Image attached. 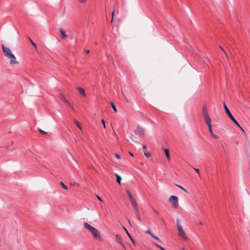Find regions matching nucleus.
<instances>
[{
  "label": "nucleus",
  "instance_id": "f257e3e1",
  "mask_svg": "<svg viewBox=\"0 0 250 250\" xmlns=\"http://www.w3.org/2000/svg\"><path fill=\"white\" fill-rule=\"evenodd\" d=\"M83 226L84 228L92 234L94 238L97 240H101L102 239L100 233L97 229L86 222L83 223Z\"/></svg>",
  "mask_w": 250,
  "mask_h": 250
},
{
  "label": "nucleus",
  "instance_id": "f03ea898",
  "mask_svg": "<svg viewBox=\"0 0 250 250\" xmlns=\"http://www.w3.org/2000/svg\"><path fill=\"white\" fill-rule=\"evenodd\" d=\"M202 111H203V118H204V121H205V123H206L207 125L208 126L211 125V120L210 118L209 117V116L207 108L206 105H204L203 107Z\"/></svg>",
  "mask_w": 250,
  "mask_h": 250
},
{
  "label": "nucleus",
  "instance_id": "7ed1b4c3",
  "mask_svg": "<svg viewBox=\"0 0 250 250\" xmlns=\"http://www.w3.org/2000/svg\"><path fill=\"white\" fill-rule=\"evenodd\" d=\"M223 105L224 109L225 110V111L227 114V115L229 116V117L230 118V119L239 127L241 128V126L237 122V121L234 119L232 115L231 114V112L229 110V108L227 106L225 102L223 103Z\"/></svg>",
  "mask_w": 250,
  "mask_h": 250
},
{
  "label": "nucleus",
  "instance_id": "20e7f679",
  "mask_svg": "<svg viewBox=\"0 0 250 250\" xmlns=\"http://www.w3.org/2000/svg\"><path fill=\"white\" fill-rule=\"evenodd\" d=\"M168 201L171 204L172 207L173 208H178V207H179L178 198L176 196H175V195L170 196L168 199Z\"/></svg>",
  "mask_w": 250,
  "mask_h": 250
},
{
  "label": "nucleus",
  "instance_id": "39448f33",
  "mask_svg": "<svg viewBox=\"0 0 250 250\" xmlns=\"http://www.w3.org/2000/svg\"><path fill=\"white\" fill-rule=\"evenodd\" d=\"M1 47L3 54L6 58H9L14 55L11 49L5 46L3 44H1Z\"/></svg>",
  "mask_w": 250,
  "mask_h": 250
},
{
  "label": "nucleus",
  "instance_id": "423d86ee",
  "mask_svg": "<svg viewBox=\"0 0 250 250\" xmlns=\"http://www.w3.org/2000/svg\"><path fill=\"white\" fill-rule=\"evenodd\" d=\"M177 227L179 236L184 239H187V238L185 234V231L183 229L182 226L178 223V220H177Z\"/></svg>",
  "mask_w": 250,
  "mask_h": 250
},
{
  "label": "nucleus",
  "instance_id": "0eeeda50",
  "mask_svg": "<svg viewBox=\"0 0 250 250\" xmlns=\"http://www.w3.org/2000/svg\"><path fill=\"white\" fill-rule=\"evenodd\" d=\"M126 193L129 198L133 208L138 206L137 203L131 192L129 190H126Z\"/></svg>",
  "mask_w": 250,
  "mask_h": 250
},
{
  "label": "nucleus",
  "instance_id": "6e6552de",
  "mask_svg": "<svg viewBox=\"0 0 250 250\" xmlns=\"http://www.w3.org/2000/svg\"><path fill=\"white\" fill-rule=\"evenodd\" d=\"M134 133L140 136H144L145 135V129L139 126L134 130Z\"/></svg>",
  "mask_w": 250,
  "mask_h": 250
},
{
  "label": "nucleus",
  "instance_id": "1a4fd4ad",
  "mask_svg": "<svg viewBox=\"0 0 250 250\" xmlns=\"http://www.w3.org/2000/svg\"><path fill=\"white\" fill-rule=\"evenodd\" d=\"M7 58L9 59V63L11 65H16L19 63V62L17 60L14 54Z\"/></svg>",
  "mask_w": 250,
  "mask_h": 250
},
{
  "label": "nucleus",
  "instance_id": "9d476101",
  "mask_svg": "<svg viewBox=\"0 0 250 250\" xmlns=\"http://www.w3.org/2000/svg\"><path fill=\"white\" fill-rule=\"evenodd\" d=\"M133 210L136 214V215L140 221H141V218L139 213V208L138 206L133 208Z\"/></svg>",
  "mask_w": 250,
  "mask_h": 250
},
{
  "label": "nucleus",
  "instance_id": "9b49d317",
  "mask_svg": "<svg viewBox=\"0 0 250 250\" xmlns=\"http://www.w3.org/2000/svg\"><path fill=\"white\" fill-rule=\"evenodd\" d=\"M115 238H116V241L119 244H120L123 247H125V245L123 244V243L122 242V238L121 236H120L119 235L116 234Z\"/></svg>",
  "mask_w": 250,
  "mask_h": 250
},
{
  "label": "nucleus",
  "instance_id": "f8f14e48",
  "mask_svg": "<svg viewBox=\"0 0 250 250\" xmlns=\"http://www.w3.org/2000/svg\"><path fill=\"white\" fill-rule=\"evenodd\" d=\"M60 96L61 99L65 102L68 106H70V103L67 100V99L64 97L63 95L62 94H60Z\"/></svg>",
  "mask_w": 250,
  "mask_h": 250
},
{
  "label": "nucleus",
  "instance_id": "ddd939ff",
  "mask_svg": "<svg viewBox=\"0 0 250 250\" xmlns=\"http://www.w3.org/2000/svg\"><path fill=\"white\" fill-rule=\"evenodd\" d=\"M59 31L62 35V39H64L67 37V35L65 33V31L62 28H60Z\"/></svg>",
  "mask_w": 250,
  "mask_h": 250
},
{
  "label": "nucleus",
  "instance_id": "4468645a",
  "mask_svg": "<svg viewBox=\"0 0 250 250\" xmlns=\"http://www.w3.org/2000/svg\"><path fill=\"white\" fill-rule=\"evenodd\" d=\"M73 122L75 124V125L77 126V127L81 130L82 131V128L81 127V124L76 119H73Z\"/></svg>",
  "mask_w": 250,
  "mask_h": 250
},
{
  "label": "nucleus",
  "instance_id": "2eb2a0df",
  "mask_svg": "<svg viewBox=\"0 0 250 250\" xmlns=\"http://www.w3.org/2000/svg\"><path fill=\"white\" fill-rule=\"evenodd\" d=\"M123 229L125 230V231L126 233L127 234V235H128V236L130 238V239H131V241L134 243V240L133 239V238H132V237L131 236L130 234H129V233L128 232V231L127 230V229H126L125 228L124 226L123 227Z\"/></svg>",
  "mask_w": 250,
  "mask_h": 250
},
{
  "label": "nucleus",
  "instance_id": "dca6fc26",
  "mask_svg": "<svg viewBox=\"0 0 250 250\" xmlns=\"http://www.w3.org/2000/svg\"><path fill=\"white\" fill-rule=\"evenodd\" d=\"M115 176L116 177V181H117V182L118 184H121V180H122L121 177L117 173L115 174Z\"/></svg>",
  "mask_w": 250,
  "mask_h": 250
},
{
  "label": "nucleus",
  "instance_id": "f3484780",
  "mask_svg": "<svg viewBox=\"0 0 250 250\" xmlns=\"http://www.w3.org/2000/svg\"><path fill=\"white\" fill-rule=\"evenodd\" d=\"M77 88L81 94L85 96V91L83 88L79 87H78Z\"/></svg>",
  "mask_w": 250,
  "mask_h": 250
},
{
  "label": "nucleus",
  "instance_id": "a211bd4d",
  "mask_svg": "<svg viewBox=\"0 0 250 250\" xmlns=\"http://www.w3.org/2000/svg\"><path fill=\"white\" fill-rule=\"evenodd\" d=\"M165 153L167 156V158L168 160L170 159V154L169 153V151L167 149H164Z\"/></svg>",
  "mask_w": 250,
  "mask_h": 250
},
{
  "label": "nucleus",
  "instance_id": "6ab92c4d",
  "mask_svg": "<svg viewBox=\"0 0 250 250\" xmlns=\"http://www.w3.org/2000/svg\"><path fill=\"white\" fill-rule=\"evenodd\" d=\"M110 104H111L112 108H113V109L114 111V112H117V108H116L115 104L113 103H111Z\"/></svg>",
  "mask_w": 250,
  "mask_h": 250
},
{
  "label": "nucleus",
  "instance_id": "aec40b11",
  "mask_svg": "<svg viewBox=\"0 0 250 250\" xmlns=\"http://www.w3.org/2000/svg\"><path fill=\"white\" fill-rule=\"evenodd\" d=\"M60 185L62 186V187L65 190L67 189V187L64 185V184L62 182H60Z\"/></svg>",
  "mask_w": 250,
  "mask_h": 250
},
{
  "label": "nucleus",
  "instance_id": "412c9836",
  "mask_svg": "<svg viewBox=\"0 0 250 250\" xmlns=\"http://www.w3.org/2000/svg\"><path fill=\"white\" fill-rule=\"evenodd\" d=\"M177 187H178L179 188L182 189V190H183L184 191H185V192H188V191L185 188H184L183 187H182V186H180V185H178L177 184H175Z\"/></svg>",
  "mask_w": 250,
  "mask_h": 250
},
{
  "label": "nucleus",
  "instance_id": "4be33fe9",
  "mask_svg": "<svg viewBox=\"0 0 250 250\" xmlns=\"http://www.w3.org/2000/svg\"><path fill=\"white\" fill-rule=\"evenodd\" d=\"M28 39L30 41L31 44L36 48H37L36 44L33 42V41L31 39V38L30 37H28Z\"/></svg>",
  "mask_w": 250,
  "mask_h": 250
},
{
  "label": "nucleus",
  "instance_id": "5701e85b",
  "mask_svg": "<svg viewBox=\"0 0 250 250\" xmlns=\"http://www.w3.org/2000/svg\"><path fill=\"white\" fill-rule=\"evenodd\" d=\"M38 130L39 131V132H40L41 134H43V135H46V134H47V132H46L45 131H44L42 130V129H40V128H39V129H38Z\"/></svg>",
  "mask_w": 250,
  "mask_h": 250
},
{
  "label": "nucleus",
  "instance_id": "b1692460",
  "mask_svg": "<svg viewBox=\"0 0 250 250\" xmlns=\"http://www.w3.org/2000/svg\"><path fill=\"white\" fill-rule=\"evenodd\" d=\"M151 236L152 237H153V238H154L155 239H156L157 241H158L159 242H161L160 239L158 237H157L155 235H154L153 234H152Z\"/></svg>",
  "mask_w": 250,
  "mask_h": 250
},
{
  "label": "nucleus",
  "instance_id": "393cba45",
  "mask_svg": "<svg viewBox=\"0 0 250 250\" xmlns=\"http://www.w3.org/2000/svg\"><path fill=\"white\" fill-rule=\"evenodd\" d=\"M130 139L132 141H133V142L135 143H139V142L138 141H137V140H135L134 138V137L133 136H131L130 137Z\"/></svg>",
  "mask_w": 250,
  "mask_h": 250
},
{
  "label": "nucleus",
  "instance_id": "a878e982",
  "mask_svg": "<svg viewBox=\"0 0 250 250\" xmlns=\"http://www.w3.org/2000/svg\"><path fill=\"white\" fill-rule=\"evenodd\" d=\"M208 130H209V132L210 133L211 136L213 135L214 134L212 131L211 125L208 126Z\"/></svg>",
  "mask_w": 250,
  "mask_h": 250
},
{
  "label": "nucleus",
  "instance_id": "bb28decb",
  "mask_svg": "<svg viewBox=\"0 0 250 250\" xmlns=\"http://www.w3.org/2000/svg\"><path fill=\"white\" fill-rule=\"evenodd\" d=\"M154 245L157 247V248H159L160 249H161V250H166L165 249H164L163 248H162L161 246H160V245L157 244H155L154 243Z\"/></svg>",
  "mask_w": 250,
  "mask_h": 250
},
{
  "label": "nucleus",
  "instance_id": "cd10ccee",
  "mask_svg": "<svg viewBox=\"0 0 250 250\" xmlns=\"http://www.w3.org/2000/svg\"><path fill=\"white\" fill-rule=\"evenodd\" d=\"M101 123H102V124L103 125V126L105 128V121L104 119H102L101 120Z\"/></svg>",
  "mask_w": 250,
  "mask_h": 250
},
{
  "label": "nucleus",
  "instance_id": "c85d7f7f",
  "mask_svg": "<svg viewBox=\"0 0 250 250\" xmlns=\"http://www.w3.org/2000/svg\"><path fill=\"white\" fill-rule=\"evenodd\" d=\"M194 169L198 173L199 176H200V172H199V169H197V168H194Z\"/></svg>",
  "mask_w": 250,
  "mask_h": 250
},
{
  "label": "nucleus",
  "instance_id": "c756f323",
  "mask_svg": "<svg viewBox=\"0 0 250 250\" xmlns=\"http://www.w3.org/2000/svg\"><path fill=\"white\" fill-rule=\"evenodd\" d=\"M211 136H212L216 140H217L219 139V136H218L217 135H216L215 134H213Z\"/></svg>",
  "mask_w": 250,
  "mask_h": 250
},
{
  "label": "nucleus",
  "instance_id": "7c9ffc66",
  "mask_svg": "<svg viewBox=\"0 0 250 250\" xmlns=\"http://www.w3.org/2000/svg\"><path fill=\"white\" fill-rule=\"evenodd\" d=\"M145 155L147 157L150 156V155H151V154L149 152H145Z\"/></svg>",
  "mask_w": 250,
  "mask_h": 250
},
{
  "label": "nucleus",
  "instance_id": "2f4dec72",
  "mask_svg": "<svg viewBox=\"0 0 250 250\" xmlns=\"http://www.w3.org/2000/svg\"><path fill=\"white\" fill-rule=\"evenodd\" d=\"M146 232L147 233L149 234L150 236H151V235L153 234V233H152L151 232V231H150L149 230H148H148H147L146 231Z\"/></svg>",
  "mask_w": 250,
  "mask_h": 250
},
{
  "label": "nucleus",
  "instance_id": "473e14b6",
  "mask_svg": "<svg viewBox=\"0 0 250 250\" xmlns=\"http://www.w3.org/2000/svg\"><path fill=\"white\" fill-rule=\"evenodd\" d=\"M115 157H116L118 159H120V156H119L118 154H117V153L115 154Z\"/></svg>",
  "mask_w": 250,
  "mask_h": 250
},
{
  "label": "nucleus",
  "instance_id": "72a5a7b5",
  "mask_svg": "<svg viewBox=\"0 0 250 250\" xmlns=\"http://www.w3.org/2000/svg\"><path fill=\"white\" fill-rule=\"evenodd\" d=\"M114 14V10L112 11V14H111V17L112 18V20H113Z\"/></svg>",
  "mask_w": 250,
  "mask_h": 250
},
{
  "label": "nucleus",
  "instance_id": "f704fd0d",
  "mask_svg": "<svg viewBox=\"0 0 250 250\" xmlns=\"http://www.w3.org/2000/svg\"><path fill=\"white\" fill-rule=\"evenodd\" d=\"M79 1L81 3H84L86 1V0H79Z\"/></svg>",
  "mask_w": 250,
  "mask_h": 250
},
{
  "label": "nucleus",
  "instance_id": "c9c22d12",
  "mask_svg": "<svg viewBox=\"0 0 250 250\" xmlns=\"http://www.w3.org/2000/svg\"><path fill=\"white\" fill-rule=\"evenodd\" d=\"M220 47L223 51V52L225 53V54L226 55L227 57L228 58V55H227V53H226V52L225 51V50L223 49V48H222L221 47Z\"/></svg>",
  "mask_w": 250,
  "mask_h": 250
},
{
  "label": "nucleus",
  "instance_id": "e433bc0d",
  "mask_svg": "<svg viewBox=\"0 0 250 250\" xmlns=\"http://www.w3.org/2000/svg\"><path fill=\"white\" fill-rule=\"evenodd\" d=\"M97 198L98 199V200H99L100 201H102V199L101 198V197L100 196H99L98 195L97 196Z\"/></svg>",
  "mask_w": 250,
  "mask_h": 250
},
{
  "label": "nucleus",
  "instance_id": "4c0bfd02",
  "mask_svg": "<svg viewBox=\"0 0 250 250\" xmlns=\"http://www.w3.org/2000/svg\"><path fill=\"white\" fill-rule=\"evenodd\" d=\"M199 224L200 225H204V223L203 222V221H200L199 222Z\"/></svg>",
  "mask_w": 250,
  "mask_h": 250
},
{
  "label": "nucleus",
  "instance_id": "58836bf2",
  "mask_svg": "<svg viewBox=\"0 0 250 250\" xmlns=\"http://www.w3.org/2000/svg\"><path fill=\"white\" fill-rule=\"evenodd\" d=\"M70 106V107L71 108V109L72 110H74L73 106H72L71 104H70V106Z\"/></svg>",
  "mask_w": 250,
  "mask_h": 250
},
{
  "label": "nucleus",
  "instance_id": "ea45409f",
  "mask_svg": "<svg viewBox=\"0 0 250 250\" xmlns=\"http://www.w3.org/2000/svg\"><path fill=\"white\" fill-rule=\"evenodd\" d=\"M85 52L86 53V54H88L89 53V50H86L85 51Z\"/></svg>",
  "mask_w": 250,
  "mask_h": 250
},
{
  "label": "nucleus",
  "instance_id": "a19ab883",
  "mask_svg": "<svg viewBox=\"0 0 250 250\" xmlns=\"http://www.w3.org/2000/svg\"><path fill=\"white\" fill-rule=\"evenodd\" d=\"M146 146L144 145V146H143V148L144 149H146Z\"/></svg>",
  "mask_w": 250,
  "mask_h": 250
},
{
  "label": "nucleus",
  "instance_id": "79ce46f5",
  "mask_svg": "<svg viewBox=\"0 0 250 250\" xmlns=\"http://www.w3.org/2000/svg\"><path fill=\"white\" fill-rule=\"evenodd\" d=\"M129 153L131 156H133V154L132 153L129 152Z\"/></svg>",
  "mask_w": 250,
  "mask_h": 250
},
{
  "label": "nucleus",
  "instance_id": "37998d69",
  "mask_svg": "<svg viewBox=\"0 0 250 250\" xmlns=\"http://www.w3.org/2000/svg\"><path fill=\"white\" fill-rule=\"evenodd\" d=\"M113 21V20H112V18H111V23H112Z\"/></svg>",
  "mask_w": 250,
  "mask_h": 250
},
{
  "label": "nucleus",
  "instance_id": "c03bdc74",
  "mask_svg": "<svg viewBox=\"0 0 250 250\" xmlns=\"http://www.w3.org/2000/svg\"><path fill=\"white\" fill-rule=\"evenodd\" d=\"M128 223L130 224V221L128 220Z\"/></svg>",
  "mask_w": 250,
  "mask_h": 250
},
{
  "label": "nucleus",
  "instance_id": "a18cd8bd",
  "mask_svg": "<svg viewBox=\"0 0 250 250\" xmlns=\"http://www.w3.org/2000/svg\"><path fill=\"white\" fill-rule=\"evenodd\" d=\"M182 250H185V249H183Z\"/></svg>",
  "mask_w": 250,
  "mask_h": 250
}]
</instances>
